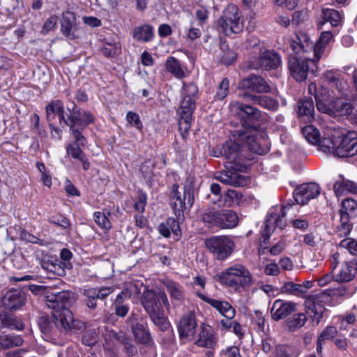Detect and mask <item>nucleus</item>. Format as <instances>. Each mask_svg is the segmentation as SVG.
Segmentation results:
<instances>
[{"mask_svg": "<svg viewBox=\"0 0 357 357\" xmlns=\"http://www.w3.org/2000/svg\"><path fill=\"white\" fill-rule=\"evenodd\" d=\"M248 137L241 130H234L227 140L213 148L212 153L214 157H223L227 160L225 163V170L220 172L218 178L222 183L234 187L248 184V178L239 174L247 172L255 159L243 149V139Z\"/></svg>", "mask_w": 357, "mask_h": 357, "instance_id": "obj_1", "label": "nucleus"}, {"mask_svg": "<svg viewBox=\"0 0 357 357\" xmlns=\"http://www.w3.org/2000/svg\"><path fill=\"white\" fill-rule=\"evenodd\" d=\"M68 114H66L64 103L61 100H52L45 106L47 121L56 124L57 116L59 125L62 128L68 127L70 134L85 130L96 122V116L91 111L82 110L75 102H73L72 109L68 108Z\"/></svg>", "mask_w": 357, "mask_h": 357, "instance_id": "obj_2", "label": "nucleus"}, {"mask_svg": "<svg viewBox=\"0 0 357 357\" xmlns=\"http://www.w3.org/2000/svg\"><path fill=\"white\" fill-rule=\"evenodd\" d=\"M76 300L75 294L68 290L47 295V305L52 310V319L57 328L68 331L74 327V317L70 308Z\"/></svg>", "mask_w": 357, "mask_h": 357, "instance_id": "obj_3", "label": "nucleus"}, {"mask_svg": "<svg viewBox=\"0 0 357 357\" xmlns=\"http://www.w3.org/2000/svg\"><path fill=\"white\" fill-rule=\"evenodd\" d=\"M141 303L150 320L160 331L165 332L171 328V323L164 310V307H169L165 291L144 290L141 297Z\"/></svg>", "mask_w": 357, "mask_h": 357, "instance_id": "obj_4", "label": "nucleus"}, {"mask_svg": "<svg viewBox=\"0 0 357 357\" xmlns=\"http://www.w3.org/2000/svg\"><path fill=\"white\" fill-rule=\"evenodd\" d=\"M322 296V293H318L306 296L303 312L295 307V311L286 320V325L290 331L302 328L307 320L316 325L320 323L326 310L321 300Z\"/></svg>", "mask_w": 357, "mask_h": 357, "instance_id": "obj_5", "label": "nucleus"}, {"mask_svg": "<svg viewBox=\"0 0 357 357\" xmlns=\"http://www.w3.org/2000/svg\"><path fill=\"white\" fill-rule=\"evenodd\" d=\"M196 187L195 178L188 176L183 185V193L179 192V185L174 183L172 186L169 195V204L177 219H183L184 213H188L195 203Z\"/></svg>", "mask_w": 357, "mask_h": 357, "instance_id": "obj_6", "label": "nucleus"}, {"mask_svg": "<svg viewBox=\"0 0 357 357\" xmlns=\"http://www.w3.org/2000/svg\"><path fill=\"white\" fill-rule=\"evenodd\" d=\"M324 151L332 152L339 158H350L357 154V132L335 133L321 142Z\"/></svg>", "mask_w": 357, "mask_h": 357, "instance_id": "obj_7", "label": "nucleus"}, {"mask_svg": "<svg viewBox=\"0 0 357 357\" xmlns=\"http://www.w3.org/2000/svg\"><path fill=\"white\" fill-rule=\"evenodd\" d=\"M216 280L223 286L241 292L248 289L253 283L250 271L243 265L236 264L216 275Z\"/></svg>", "mask_w": 357, "mask_h": 357, "instance_id": "obj_8", "label": "nucleus"}, {"mask_svg": "<svg viewBox=\"0 0 357 357\" xmlns=\"http://www.w3.org/2000/svg\"><path fill=\"white\" fill-rule=\"evenodd\" d=\"M235 116L241 126L242 131H258L263 123L262 112L249 104L238 102Z\"/></svg>", "mask_w": 357, "mask_h": 357, "instance_id": "obj_9", "label": "nucleus"}, {"mask_svg": "<svg viewBox=\"0 0 357 357\" xmlns=\"http://www.w3.org/2000/svg\"><path fill=\"white\" fill-rule=\"evenodd\" d=\"M204 244L213 258L218 261H225L230 257L236 247L232 236L229 235L210 236L205 239Z\"/></svg>", "mask_w": 357, "mask_h": 357, "instance_id": "obj_10", "label": "nucleus"}, {"mask_svg": "<svg viewBox=\"0 0 357 357\" xmlns=\"http://www.w3.org/2000/svg\"><path fill=\"white\" fill-rule=\"evenodd\" d=\"M219 26L226 36L239 33L243 29V22L241 12L234 3H229L224 9L222 15L218 21Z\"/></svg>", "mask_w": 357, "mask_h": 357, "instance_id": "obj_11", "label": "nucleus"}, {"mask_svg": "<svg viewBox=\"0 0 357 357\" xmlns=\"http://www.w3.org/2000/svg\"><path fill=\"white\" fill-rule=\"evenodd\" d=\"M282 63L280 54L271 50H266L260 53L259 56L249 57L244 62V66L248 70H271L278 68Z\"/></svg>", "mask_w": 357, "mask_h": 357, "instance_id": "obj_12", "label": "nucleus"}, {"mask_svg": "<svg viewBox=\"0 0 357 357\" xmlns=\"http://www.w3.org/2000/svg\"><path fill=\"white\" fill-rule=\"evenodd\" d=\"M312 64H314V60L301 54H289L288 56V70L291 76L298 82L305 81L310 72L314 73Z\"/></svg>", "mask_w": 357, "mask_h": 357, "instance_id": "obj_13", "label": "nucleus"}, {"mask_svg": "<svg viewBox=\"0 0 357 357\" xmlns=\"http://www.w3.org/2000/svg\"><path fill=\"white\" fill-rule=\"evenodd\" d=\"M84 131V130H79L70 134L74 140L66 146V151L69 157L79 160L82 165L83 169L87 171L91 167V163L82 150L87 144V139L83 134Z\"/></svg>", "mask_w": 357, "mask_h": 357, "instance_id": "obj_14", "label": "nucleus"}, {"mask_svg": "<svg viewBox=\"0 0 357 357\" xmlns=\"http://www.w3.org/2000/svg\"><path fill=\"white\" fill-rule=\"evenodd\" d=\"M127 324L137 343L149 345L153 342L148 323L139 314L132 312L127 319Z\"/></svg>", "mask_w": 357, "mask_h": 357, "instance_id": "obj_15", "label": "nucleus"}, {"mask_svg": "<svg viewBox=\"0 0 357 357\" xmlns=\"http://www.w3.org/2000/svg\"><path fill=\"white\" fill-rule=\"evenodd\" d=\"M195 108V99H191L190 98H183L176 111V114L178 116V130L183 139H186L188 137L192 126V114Z\"/></svg>", "mask_w": 357, "mask_h": 357, "instance_id": "obj_16", "label": "nucleus"}, {"mask_svg": "<svg viewBox=\"0 0 357 357\" xmlns=\"http://www.w3.org/2000/svg\"><path fill=\"white\" fill-rule=\"evenodd\" d=\"M238 89L241 91L240 95L243 92L268 93L271 91V86L262 76L251 74L239 82Z\"/></svg>", "mask_w": 357, "mask_h": 357, "instance_id": "obj_17", "label": "nucleus"}, {"mask_svg": "<svg viewBox=\"0 0 357 357\" xmlns=\"http://www.w3.org/2000/svg\"><path fill=\"white\" fill-rule=\"evenodd\" d=\"M197 322L195 312L189 311L183 314L177 326L178 336L181 344L190 342L195 333Z\"/></svg>", "mask_w": 357, "mask_h": 357, "instance_id": "obj_18", "label": "nucleus"}, {"mask_svg": "<svg viewBox=\"0 0 357 357\" xmlns=\"http://www.w3.org/2000/svg\"><path fill=\"white\" fill-rule=\"evenodd\" d=\"M321 192L319 184L314 182L303 183L298 185L293 192V197L296 204L305 205L311 199L317 198Z\"/></svg>", "mask_w": 357, "mask_h": 357, "instance_id": "obj_19", "label": "nucleus"}, {"mask_svg": "<svg viewBox=\"0 0 357 357\" xmlns=\"http://www.w3.org/2000/svg\"><path fill=\"white\" fill-rule=\"evenodd\" d=\"M26 293L20 289H10L2 298V307L8 312L20 310L26 303Z\"/></svg>", "mask_w": 357, "mask_h": 357, "instance_id": "obj_20", "label": "nucleus"}, {"mask_svg": "<svg viewBox=\"0 0 357 357\" xmlns=\"http://www.w3.org/2000/svg\"><path fill=\"white\" fill-rule=\"evenodd\" d=\"M245 132L248 137V138L243 139V149H245L248 153H250L252 155V153H255L257 155H264L268 152L269 149L268 146L266 144L267 141L266 139L268 138V135L266 131H263L260 134V137L264 142V144H260V142H258L257 136H254L251 135L252 132Z\"/></svg>", "mask_w": 357, "mask_h": 357, "instance_id": "obj_21", "label": "nucleus"}, {"mask_svg": "<svg viewBox=\"0 0 357 357\" xmlns=\"http://www.w3.org/2000/svg\"><path fill=\"white\" fill-rule=\"evenodd\" d=\"M298 305L294 302L277 299L273 302L271 309V317L274 321H278L287 319L295 311Z\"/></svg>", "mask_w": 357, "mask_h": 357, "instance_id": "obj_22", "label": "nucleus"}, {"mask_svg": "<svg viewBox=\"0 0 357 357\" xmlns=\"http://www.w3.org/2000/svg\"><path fill=\"white\" fill-rule=\"evenodd\" d=\"M313 43L309 36L303 31L295 33L289 43V48L291 54H301L308 52L312 50Z\"/></svg>", "mask_w": 357, "mask_h": 357, "instance_id": "obj_23", "label": "nucleus"}, {"mask_svg": "<svg viewBox=\"0 0 357 357\" xmlns=\"http://www.w3.org/2000/svg\"><path fill=\"white\" fill-rule=\"evenodd\" d=\"M195 344L199 347L215 349L218 345V337L213 327L202 324L198 338L195 340Z\"/></svg>", "mask_w": 357, "mask_h": 357, "instance_id": "obj_24", "label": "nucleus"}, {"mask_svg": "<svg viewBox=\"0 0 357 357\" xmlns=\"http://www.w3.org/2000/svg\"><path fill=\"white\" fill-rule=\"evenodd\" d=\"M196 295L199 299L215 308L220 314L228 320H231L234 317L236 310L229 302L209 298L199 291H197Z\"/></svg>", "mask_w": 357, "mask_h": 357, "instance_id": "obj_25", "label": "nucleus"}, {"mask_svg": "<svg viewBox=\"0 0 357 357\" xmlns=\"http://www.w3.org/2000/svg\"><path fill=\"white\" fill-rule=\"evenodd\" d=\"M113 289L109 287H91L84 289V296L86 297V304L88 307L95 309L97 301L105 300L112 292Z\"/></svg>", "mask_w": 357, "mask_h": 357, "instance_id": "obj_26", "label": "nucleus"}, {"mask_svg": "<svg viewBox=\"0 0 357 357\" xmlns=\"http://www.w3.org/2000/svg\"><path fill=\"white\" fill-rule=\"evenodd\" d=\"M25 324L22 317L15 316L3 310L0 312V331L3 330L22 331Z\"/></svg>", "mask_w": 357, "mask_h": 357, "instance_id": "obj_27", "label": "nucleus"}, {"mask_svg": "<svg viewBox=\"0 0 357 357\" xmlns=\"http://www.w3.org/2000/svg\"><path fill=\"white\" fill-rule=\"evenodd\" d=\"M76 16L72 11L63 12L61 19V31L62 34L70 40H75L79 38L76 34L75 27Z\"/></svg>", "mask_w": 357, "mask_h": 357, "instance_id": "obj_28", "label": "nucleus"}, {"mask_svg": "<svg viewBox=\"0 0 357 357\" xmlns=\"http://www.w3.org/2000/svg\"><path fill=\"white\" fill-rule=\"evenodd\" d=\"M241 97L252 101L254 104L266 109L270 111H276L279 107L278 100L273 97L265 95H255L249 92H243L241 94Z\"/></svg>", "mask_w": 357, "mask_h": 357, "instance_id": "obj_29", "label": "nucleus"}, {"mask_svg": "<svg viewBox=\"0 0 357 357\" xmlns=\"http://www.w3.org/2000/svg\"><path fill=\"white\" fill-rule=\"evenodd\" d=\"M320 21L317 23L319 29L326 23H330L331 26L337 27L341 25L343 20V13L334 8H323L321 11Z\"/></svg>", "mask_w": 357, "mask_h": 357, "instance_id": "obj_30", "label": "nucleus"}, {"mask_svg": "<svg viewBox=\"0 0 357 357\" xmlns=\"http://www.w3.org/2000/svg\"><path fill=\"white\" fill-rule=\"evenodd\" d=\"M297 114L299 119L312 123L314 120V106L311 97L305 96L297 102Z\"/></svg>", "mask_w": 357, "mask_h": 357, "instance_id": "obj_31", "label": "nucleus"}, {"mask_svg": "<svg viewBox=\"0 0 357 357\" xmlns=\"http://www.w3.org/2000/svg\"><path fill=\"white\" fill-rule=\"evenodd\" d=\"M180 219L173 217H169L165 222H161L158 227V232L161 236L165 238H169L171 232L176 236V240L178 241L181 237V231L179 224Z\"/></svg>", "mask_w": 357, "mask_h": 357, "instance_id": "obj_32", "label": "nucleus"}, {"mask_svg": "<svg viewBox=\"0 0 357 357\" xmlns=\"http://www.w3.org/2000/svg\"><path fill=\"white\" fill-rule=\"evenodd\" d=\"M239 218L236 211L231 209L221 208L218 229H231L236 227Z\"/></svg>", "mask_w": 357, "mask_h": 357, "instance_id": "obj_33", "label": "nucleus"}, {"mask_svg": "<svg viewBox=\"0 0 357 357\" xmlns=\"http://www.w3.org/2000/svg\"><path fill=\"white\" fill-rule=\"evenodd\" d=\"M221 208L208 207L204 210L199 215L200 221L209 229H218Z\"/></svg>", "mask_w": 357, "mask_h": 357, "instance_id": "obj_34", "label": "nucleus"}, {"mask_svg": "<svg viewBox=\"0 0 357 357\" xmlns=\"http://www.w3.org/2000/svg\"><path fill=\"white\" fill-rule=\"evenodd\" d=\"M357 273V259H353L350 261H344L342 265V268L336 275V281L344 282L352 280Z\"/></svg>", "mask_w": 357, "mask_h": 357, "instance_id": "obj_35", "label": "nucleus"}, {"mask_svg": "<svg viewBox=\"0 0 357 357\" xmlns=\"http://www.w3.org/2000/svg\"><path fill=\"white\" fill-rule=\"evenodd\" d=\"M154 37L153 27L149 24H144L133 29L132 38L137 42L149 43Z\"/></svg>", "mask_w": 357, "mask_h": 357, "instance_id": "obj_36", "label": "nucleus"}, {"mask_svg": "<svg viewBox=\"0 0 357 357\" xmlns=\"http://www.w3.org/2000/svg\"><path fill=\"white\" fill-rule=\"evenodd\" d=\"M23 342L24 340L20 335L2 332L0 334V353L2 350L20 347L23 344Z\"/></svg>", "mask_w": 357, "mask_h": 357, "instance_id": "obj_37", "label": "nucleus"}, {"mask_svg": "<svg viewBox=\"0 0 357 357\" xmlns=\"http://www.w3.org/2000/svg\"><path fill=\"white\" fill-rule=\"evenodd\" d=\"M280 221V217L278 215L268 214L266 216L264 224L265 227L261 234V243L262 245H266L269 243L270 238L272 233L274 231L278 222Z\"/></svg>", "mask_w": 357, "mask_h": 357, "instance_id": "obj_38", "label": "nucleus"}, {"mask_svg": "<svg viewBox=\"0 0 357 357\" xmlns=\"http://www.w3.org/2000/svg\"><path fill=\"white\" fill-rule=\"evenodd\" d=\"M112 212L107 208H103L101 211H95L93 214L94 222L105 231H109L112 228Z\"/></svg>", "mask_w": 357, "mask_h": 357, "instance_id": "obj_39", "label": "nucleus"}, {"mask_svg": "<svg viewBox=\"0 0 357 357\" xmlns=\"http://www.w3.org/2000/svg\"><path fill=\"white\" fill-rule=\"evenodd\" d=\"M220 54L217 56L220 63L228 66L236 61L237 53L233 49H231L226 42L220 44Z\"/></svg>", "mask_w": 357, "mask_h": 357, "instance_id": "obj_40", "label": "nucleus"}, {"mask_svg": "<svg viewBox=\"0 0 357 357\" xmlns=\"http://www.w3.org/2000/svg\"><path fill=\"white\" fill-rule=\"evenodd\" d=\"M333 191L337 197L348 193L355 194L357 192V185L349 180L337 181L333 185Z\"/></svg>", "mask_w": 357, "mask_h": 357, "instance_id": "obj_41", "label": "nucleus"}, {"mask_svg": "<svg viewBox=\"0 0 357 357\" xmlns=\"http://www.w3.org/2000/svg\"><path fill=\"white\" fill-rule=\"evenodd\" d=\"M243 194L241 191L229 189L223 194L222 206L225 207H234L239 206L242 202Z\"/></svg>", "mask_w": 357, "mask_h": 357, "instance_id": "obj_42", "label": "nucleus"}, {"mask_svg": "<svg viewBox=\"0 0 357 357\" xmlns=\"http://www.w3.org/2000/svg\"><path fill=\"white\" fill-rule=\"evenodd\" d=\"M165 68L176 79H181L185 77V73L182 68L180 61L174 56L167 58L165 62Z\"/></svg>", "mask_w": 357, "mask_h": 357, "instance_id": "obj_43", "label": "nucleus"}, {"mask_svg": "<svg viewBox=\"0 0 357 357\" xmlns=\"http://www.w3.org/2000/svg\"><path fill=\"white\" fill-rule=\"evenodd\" d=\"M305 139L312 144H317L321 147V142L324 138H320L319 130L312 125H307L301 130Z\"/></svg>", "mask_w": 357, "mask_h": 357, "instance_id": "obj_44", "label": "nucleus"}, {"mask_svg": "<svg viewBox=\"0 0 357 357\" xmlns=\"http://www.w3.org/2000/svg\"><path fill=\"white\" fill-rule=\"evenodd\" d=\"M339 215L340 225L336 227L335 232L340 237H347L350 235L353 229V225L350 222V220L352 218H350L344 213Z\"/></svg>", "mask_w": 357, "mask_h": 357, "instance_id": "obj_45", "label": "nucleus"}, {"mask_svg": "<svg viewBox=\"0 0 357 357\" xmlns=\"http://www.w3.org/2000/svg\"><path fill=\"white\" fill-rule=\"evenodd\" d=\"M155 167V162H153L151 158L145 160L139 167V172L149 185H152Z\"/></svg>", "mask_w": 357, "mask_h": 357, "instance_id": "obj_46", "label": "nucleus"}, {"mask_svg": "<svg viewBox=\"0 0 357 357\" xmlns=\"http://www.w3.org/2000/svg\"><path fill=\"white\" fill-rule=\"evenodd\" d=\"M343 213L352 218L357 217V202L354 199L348 197L342 201L339 214Z\"/></svg>", "mask_w": 357, "mask_h": 357, "instance_id": "obj_47", "label": "nucleus"}, {"mask_svg": "<svg viewBox=\"0 0 357 357\" xmlns=\"http://www.w3.org/2000/svg\"><path fill=\"white\" fill-rule=\"evenodd\" d=\"M172 299L181 301L183 299V291L181 285L172 280H167L164 283Z\"/></svg>", "mask_w": 357, "mask_h": 357, "instance_id": "obj_48", "label": "nucleus"}, {"mask_svg": "<svg viewBox=\"0 0 357 357\" xmlns=\"http://www.w3.org/2000/svg\"><path fill=\"white\" fill-rule=\"evenodd\" d=\"M312 88L314 89V98L316 100L317 108L319 111H322L323 112H327L329 109V107L328 105V96L326 93H321L320 91L317 90L315 84H310L309 91L311 92Z\"/></svg>", "mask_w": 357, "mask_h": 357, "instance_id": "obj_49", "label": "nucleus"}, {"mask_svg": "<svg viewBox=\"0 0 357 357\" xmlns=\"http://www.w3.org/2000/svg\"><path fill=\"white\" fill-rule=\"evenodd\" d=\"M230 82L228 77L222 79L216 89L215 94L213 96L215 101L223 100L229 94Z\"/></svg>", "mask_w": 357, "mask_h": 357, "instance_id": "obj_50", "label": "nucleus"}, {"mask_svg": "<svg viewBox=\"0 0 357 357\" xmlns=\"http://www.w3.org/2000/svg\"><path fill=\"white\" fill-rule=\"evenodd\" d=\"M38 325L43 334V338L52 337L53 326L48 317L43 316L39 317Z\"/></svg>", "mask_w": 357, "mask_h": 357, "instance_id": "obj_51", "label": "nucleus"}, {"mask_svg": "<svg viewBox=\"0 0 357 357\" xmlns=\"http://www.w3.org/2000/svg\"><path fill=\"white\" fill-rule=\"evenodd\" d=\"M333 109L340 115L349 116L353 113L354 107L350 102H344L342 99H337L333 105Z\"/></svg>", "mask_w": 357, "mask_h": 357, "instance_id": "obj_52", "label": "nucleus"}, {"mask_svg": "<svg viewBox=\"0 0 357 357\" xmlns=\"http://www.w3.org/2000/svg\"><path fill=\"white\" fill-rule=\"evenodd\" d=\"M340 248L347 250L350 255L357 257V241L353 238L345 237L337 245Z\"/></svg>", "mask_w": 357, "mask_h": 357, "instance_id": "obj_53", "label": "nucleus"}, {"mask_svg": "<svg viewBox=\"0 0 357 357\" xmlns=\"http://www.w3.org/2000/svg\"><path fill=\"white\" fill-rule=\"evenodd\" d=\"M147 204V194L143 190H138L137 196L135 201L134 209L139 213H143Z\"/></svg>", "mask_w": 357, "mask_h": 357, "instance_id": "obj_54", "label": "nucleus"}, {"mask_svg": "<svg viewBox=\"0 0 357 357\" xmlns=\"http://www.w3.org/2000/svg\"><path fill=\"white\" fill-rule=\"evenodd\" d=\"M126 119L130 126L135 128L139 132L143 131V123L141 121L139 115L137 112L128 111L126 114Z\"/></svg>", "mask_w": 357, "mask_h": 357, "instance_id": "obj_55", "label": "nucleus"}, {"mask_svg": "<svg viewBox=\"0 0 357 357\" xmlns=\"http://www.w3.org/2000/svg\"><path fill=\"white\" fill-rule=\"evenodd\" d=\"M282 293L292 294L296 296L304 294L301 284L294 283L293 282H287L281 287Z\"/></svg>", "mask_w": 357, "mask_h": 357, "instance_id": "obj_56", "label": "nucleus"}, {"mask_svg": "<svg viewBox=\"0 0 357 357\" xmlns=\"http://www.w3.org/2000/svg\"><path fill=\"white\" fill-rule=\"evenodd\" d=\"M48 221L50 223L60 227L63 229H69L71 226L70 220L60 213L52 215Z\"/></svg>", "mask_w": 357, "mask_h": 357, "instance_id": "obj_57", "label": "nucleus"}, {"mask_svg": "<svg viewBox=\"0 0 357 357\" xmlns=\"http://www.w3.org/2000/svg\"><path fill=\"white\" fill-rule=\"evenodd\" d=\"M182 90L184 94L183 98H190L191 99H195V97L198 93V87L193 82H183Z\"/></svg>", "mask_w": 357, "mask_h": 357, "instance_id": "obj_58", "label": "nucleus"}, {"mask_svg": "<svg viewBox=\"0 0 357 357\" xmlns=\"http://www.w3.org/2000/svg\"><path fill=\"white\" fill-rule=\"evenodd\" d=\"M252 324L256 325L255 329L257 332H264L265 328V318L263 313L259 310H255V316L252 317Z\"/></svg>", "mask_w": 357, "mask_h": 357, "instance_id": "obj_59", "label": "nucleus"}, {"mask_svg": "<svg viewBox=\"0 0 357 357\" xmlns=\"http://www.w3.org/2000/svg\"><path fill=\"white\" fill-rule=\"evenodd\" d=\"M337 333V331L335 326H328L321 331L317 339L325 342L326 340L333 338Z\"/></svg>", "mask_w": 357, "mask_h": 357, "instance_id": "obj_60", "label": "nucleus"}, {"mask_svg": "<svg viewBox=\"0 0 357 357\" xmlns=\"http://www.w3.org/2000/svg\"><path fill=\"white\" fill-rule=\"evenodd\" d=\"M209 12L204 6H200L195 11V17L198 21V25L202 26L206 24L208 20Z\"/></svg>", "mask_w": 357, "mask_h": 357, "instance_id": "obj_61", "label": "nucleus"}, {"mask_svg": "<svg viewBox=\"0 0 357 357\" xmlns=\"http://www.w3.org/2000/svg\"><path fill=\"white\" fill-rule=\"evenodd\" d=\"M20 238L22 241H25L29 243L43 245V240L40 239L38 237L35 235L29 233L26 229H22L20 233Z\"/></svg>", "mask_w": 357, "mask_h": 357, "instance_id": "obj_62", "label": "nucleus"}, {"mask_svg": "<svg viewBox=\"0 0 357 357\" xmlns=\"http://www.w3.org/2000/svg\"><path fill=\"white\" fill-rule=\"evenodd\" d=\"M324 79L328 84L337 86L340 82V75L333 70H328L325 73Z\"/></svg>", "mask_w": 357, "mask_h": 357, "instance_id": "obj_63", "label": "nucleus"}, {"mask_svg": "<svg viewBox=\"0 0 357 357\" xmlns=\"http://www.w3.org/2000/svg\"><path fill=\"white\" fill-rule=\"evenodd\" d=\"M211 192L218 197L216 200H213V204L218 206H222V199L223 195L221 193V187L218 183H213L210 186Z\"/></svg>", "mask_w": 357, "mask_h": 357, "instance_id": "obj_64", "label": "nucleus"}]
</instances>
